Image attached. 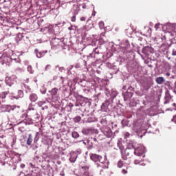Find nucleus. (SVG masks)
<instances>
[{"mask_svg":"<svg viewBox=\"0 0 176 176\" xmlns=\"http://www.w3.org/2000/svg\"><path fill=\"white\" fill-rule=\"evenodd\" d=\"M133 130L135 133L140 134L142 133V131H145V127H144V124H141L140 121H137L133 124Z\"/></svg>","mask_w":176,"mask_h":176,"instance_id":"8","label":"nucleus"},{"mask_svg":"<svg viewBox=\"0 0 176 176\" xmlns=\"http://www.w3.org/2000/svg\"><path fill=\"white\" fill-rule=\"evenodd\" d=\"M97 54H100V48L96 47L93 50V52L91 54H90L91 57H96Z\"/></svg>","mask_w":176,"mask_h":176,"instance_id":"29","label":"nucleus"},{"mask_svg":"<svg viewBox=\"0 0 176 176\" xmlns=\"http://www.w3.org/2000/svg\"><path fill=\"white\" fill-rule=\"evenodd\" d=\"M118 53L120 58L124 60H129V58L133 57V51L131 50V46L130 45L129 40H123L122 41Z\"/></svg>","mask_w":176,"mask_h":176,"instance_id":"2","label":"nucleus"},{"mask_svg":"<svg viewBox=\"0 0 176 176\" xmlns=\"http://www.w3.org/2000/svg\"><path fill=\"white\" fill-rule=\"evenodd\" d=\"M91 6H94L89 1H87L86 3H84L82 4V9H90Z\"/></svg>","mask_w":176,"mask_h":176,"instance_id":"30","label":"nucleus"},{"mask_svg":"<svg viewBox=\"0 0 176 176\" xmlns=\"http://www.w3.org/2000/svg\"><path fill=\"white\" fill-rule=\"evenodd\" d=\"M30 100L32 102H35L38 100V95L36 94H31L30 95Z\"/></svg>","mask_w":176,"mask_h":176,"instance_id":"31","label":"nucleus"},{"mask_svg":"<svg viewBox=\"0 0 176 176\" xmlns=\"http://www.w3.org/2000/svg\"><path fill=\"white\" fill-rule=\"evenodd\" d=\"M141 85L144 90L148 91L153 86V80L151 77L144 78L142 79Z\"/></svg>","mask_w":176,"mask_h":176,"instance_id":"4","label":"nucleus"},{"mask_svg":"<svg viewBox=\"0 0 176 176\" xmlns=\"http://www.w3.org/2000/svg\"><path fill=\"white\" fill-rule=\"evenodd\" d=\"M19 30L17 27H10V35H14L16 32Z\"/></svg>","mask_w":176,"mask_h":176,"instance_id":"34","label":"nucleus"},{"mask_svg":"<svg viewBox=\"0 0 176 176\" xmlns=\"http://www.w3.org/2000/svg\"><path fill=\"white\" fill-rule=\"evenodd\" d=\"M74 67L75 68H77V69L82 68L80 63L75 65Z\"/></svg>","mask_w":176,"mask_h":176,"instance_id":"48","label":"nucleus"},{"mask_svg":"<svg viewBox=\"0 0 176 176\" xmlns=\"http://www.w3.org/2000/svg\"><path fill=\"white\" fill-rule=\"evenodd\" d=\"M168 47H170V44H168V43H163L160 47L158 52L160 53H164L165 52H167V50H168Z\"/></svg>","mask_w":176,"mask_h":176,"instance_id":"20","label":"nucleus"},{"mask_svg":"<svg viewBox=\"0 0 176 176\" xmlns=\"http://www.w3.org/2000/svg\"><path fill=\"white\" fill-rule=\"evenodd\" d=\"M146 152L145 147L142 144H139L136 148H134V155L142 156Z\"/></svg>","mask_w":176,"mask_h":176,"instance_id":"11","label":"nucleus"},{"mask_svg":"<svg viewBox=\"0 0 176 176\" xmlns=\"http://www.w3.org/2000/svg\"><path fill=\"white\" fill-rule=\"evenodd\" d=\"M71 21H72L73 23H75V21H76V15L73 14V16L71 18Z\"/></svg>","mask_w":176,"mask_h":176,"instance_id":"46","label":"nucleus"},{"mask_svg":"<svg viewBox=\"0 0 176 176\" xmlns=\"http://www.w3.org/2000/svg\"><path fill=\"white\" fill-rule=\"evenodd\" d=\"M136 94H137V96H139L140 97L142 96V94L140 91H136Z\"/></svg>","mask_w":176,"mask_h":176,"instance_id":"52","label":"nucleus"},{"mask_svg":"<svg viewBox=\"0 0 176 176\" xmlns=\"http://www.w3.org/2000/svg\"><path fill=\"white\" fill-rule=\"evenodd\" d=\"M140 163H141V162L140 160H135L134 161V164H140Z\"/></svg>","mask_w":176,"mask_h":176,"instance_id":"58","label":"nucleus"},{"mask_svg":"<svg viewBox=\"0 0 176 176\" xmlns=\"http://www.w3.org/2000/svg\"><path fill=\"white\" fill-rule=\"evenodd\" d=\"M38 140H39V138L38 137V133H37L34 138V142H38Z\"/></svg>","mask_w":176,"mask_h":176,"instance_id":"49","label":"nucleus"},{"mask_svg":"<svg viewBox=\"0 0 176 176\" xmlns=\"http://www.w3.org/2000/svg\"><path fill=\"white\" fill-rule=\"evenodd\" d=\"M101 133H103L104 137L107 138H113V133L112 132V129L109 126H104L101 129Z\"/></svg>","mask_w":176,"mask_h":176,"instance_id":"9","label":"nucleus"},{"mask_svg":"<svg viewBox=\"0 0 176 176\" xmlns=\"http://www.w3.org/2000/svg\"><path fill=\"white\" fill-rule=\"evenodd\" d=\"M75 123H79L82 120V118L80 116H76L74 118Z\"/></svg>","mask_w":176,"mask_h":176,"instance_id":"38","label":"nucleus"},{"mask_svg":"<svg viewBox=\"0 0 176 176\" xmlns=\"http://www.w3.org/2000/svg\"><path fill=\"white\" fill-rule=\"evenodd\" d=\"M32 149H33L34 151H36V149H38V145H36V144L33 145Z\"/></svg>","mask_w":176,"mask_h":176,"instance_id":"56","label":"nucleus"},{"mask_svg":"<svg viewBox=\"0 0 176 176\" xmlns=\"http://www.w3.org/2000/svg\"><path fill=\"white\" fill-rule=\"evenodd\" d=\"M2 108H3L5 109L4 112H10L11 111H14V108H16V107L4 104L2 106Z\"/></svg>","mask_w":176,"mask_h":176,"instance_id":"23","label":"nucleus"},{"mask_svg":"<svg viewBox=\"0 0 176 176\" xmlns=\"http://www.w3.org/2000/svg\"><path fill=\"white\" fill-rule=\"evenodd\" d=\"M20 167H21V168H24L25 167V164H21L20 165Z\"/></svg>","mask_w":176,"mask_h":176,"instance_id":"64","label":"nucleus"},{"mask_svg":"<svg viewBox=\"0 0 176 176\" xmlns=\"http://www.w3.org/2000/svg\"><path fill=\"white\" fill-rule=\"evenodd\" d=\"M16 80L17 76H16V75L6 77V83L8 85V86H12V85H14V82Z\"/></svg>","mask_w":176,"mask_h":176,"instance_id":"13","label":"nucleus"},{"mask_svg":"<svg viewBox=\"0 0 176 176\" xmlns=\"http://www.w3.org/2000/svg\"><path fill=\"white\" fill-rule=\"evenodd\" d=\"M82 133L84 135H91L93 134H96V131L93 128H84L82 130Z\"/></svg>","mask_w":176,"mask_h":176,"instance_id":"14","label":"nucleus"},{"mask_svg":"<svg viewBox=\"0 0 176 176\" xmlns=\"http://www.w3.org/2000/svg\"><path fill=\"white\" fill-rule=\"evenodd\" d=\"M98 42L100 46L105 43V41H104L102 38H100Z\"/></svg>","mask_w":176,"mask_h":176,"instance_id":"43","label":"nucleus"},{"mask_svg":"<svg viewBox=\"0 0 176 176\" xmlns=\"http://www.w3.org/2000/svg\"><path fill=\"white\" fill-rule=\"evenodd\" d=\"M17 124L19 126L18 130H19V131H21V133H24V129H25L27 124H30V123L27 122V121L24 120L19 122Z\"/></svg>","mask_w":176,"mask_h":176,"instance_id":"15","label":"nucleus"},{"mask_svg":"<svg viewBox=\"0 0 176 176\" xmlns=\"http://www.w3.org/2000/svg\"><path fill=\"white\" fill-rule=\"evenodd\" d=\"M90 158L92 162H94V163H97V167H102V168H108V162H102L101 160H102V157L100 155L91 154L90 155Z\"/></svg>","mask_w":176,"mask_h":176,"instance_id":"3","label":"nucleus"},{"mask_svg":"<svg viewBox=\"0 0 176 176\" xmlns=\"http://www.w3.org/2000/svg\"><path fill=\"white\" fill-rule=\"evenodd\" d=\"M34 53L38 58H42V57H43L46 53H47V50L39 51L38 48H36L34 50Z\"/></svg>","mask_w":176,"mask_h":176,"instance_id":"19","label":"nucleus"},{"mask_svg":"<svg viewBox=\"0 0 176 176\" xmlns=\"http://www.w3.org/2000/svg\"><path fill=\"white\" fill-rule=\"evenodd\" d=\"M31 144H32V135L29 134L28 135V140H27V145H31Z\"/></svg>","mask_w":176,"mask_h":176,"instance_id":"35","label":"nucleus"},{"mask_svg":"<svg viewBox=\"0 0 176 176\" xmlns=\"http://www.w3.org/2000/svg\"><path fill=\"white\" fill-rule=\"evenodd\" d=\"M81 63L83 64V65H84V67H83L84 72H87V71H89V69H87V67H86V60H82Z\"/></svg>","mask_w":176,"mask_h":176,"instance_id":"37","label":"nucleus"},{"mask_svg":"<svg viewBox=\"0 0 176 176\" xmlns=\"http://www.w3.org/2000/svg\"><path fill=\"white\" fill-rule=\"evenodd\" d=\"M63 42H64V38H53L50 40V45L52 50H56L58 46L63 45Z\"/></svg>","mask_w":176,"mask_h":176,"instance_id":"7","label":"nucleus"},{"mask_svg":"<svg viewBox=\"0 0 176 176\" xmlns=\"http://www.w3.org/2000/svg\"><path fill=\"white\" fill-rule=\"evenodd\" d=\"M143 54L145 56H149V54H152L153 53V48L149 46H146L142 49Z\"/></svg>","mask_w":176,"mask_h":176,"instance_id":"18","label":"nucleus"},{"mask_svg":"<svg viewBox=\"0 0 176 176\" xmlns=\"http://www.w3.org/2000/svg\"><path fill=\"white\" fill-rule=\"evenodd\" d=\"M155 82L157 85H163L164 83V77H157L155 78Z\"/></svg>","mask_w":176,"mask_h":176,"instance_id":"32","label":"nucleus"},{"mask_svg":"<svg viewBox=\"0 0 176 176\" xmlns=\"http://www.w3.org/2000/svg\"><path fill=\"white\" fill-rule=\"evenodd\" d=\"M49 93H50V94L53 98L54 97H57V93H58V89L53 88L51 91H49Z\"/></svg>","mask_w":176,"mask_h":176,"instance_id":"26","label":"nucleus"},{"mask_svg":"<svg viewBox=\"0 0 176 176\" xmlns=\"http://www.w3.org/2000/svg\"><path fill=\"white\" fill-rule=\"evenodd\" d=\"M171 122H173L176 124V116H174L173 119L171 120Z\"/></svg>","mask_w":176,"mask_h":176,"instance_id":"55","label":"nucleus"},{"mask_svg":"<svg viewBox=\"0 0 176 176\" xmlns=\"http://www.w3.org/2000/svg\"><path fill=\"white\" fill-rule=\"evenodd\" d=\"M136 115L138 118H140V119H142V118H144L145 110H144V107H141L139 109L137 110Z\"/></svg>","mask_w":176,"mask_h":176,"instance_id":"21","label":"nucleus"},{"mask_svg":"<svg viewBox=\"0 0 176 176\" xmlns=\"http://www.w3.org/2000/svg\"><path fill=\"white\" fill-rule=\"evenodd\" d=\"M47 108H49L47 106H45L41 107L42 111H45V109H47Z\"/></svg>","mask_w":176,"mask_h":176,"instance_id":"61","label":"nucleus"},{"mask_svg":"<svg viewBox=\"0 0 176 176\" xmlns=\"http://www.w3.org/2000/svg\"><path fill=\"white\" fill-rule=\"evenodd\" d=\"M23 38H24V35H23V34L21 33H19L16 35L14 40L16 42V43H19V42H20V41H21Z\"/></svg>","mask_w":176,"mask_h":176,"instance_id":"27","label":"nucleus"},{"mask_svg":"<svg viewBox=\"0 0 176 176\" xmlns=\"http://www.w3.org/2000/svg\"><path fill=\"white\" fill-rule=\"evenodd\" d=\"M50 69H52V65H47L45 66V71H50Z\"/></svg>","mask_w":176,"mask_h":176,"instance_id":"44","label":"nucleus"},{"mask_svg":"<svg viewBox=\"0 0 176 176\" xmlns=\"http://www.w3.org/2000/svg\"><path fill=\"white\" fill-rule=\"evenodd\" d=\"M92 8L94 9L93 12H92V16H96V13H97V12H96V10H94V6H92Z\"/></svg>","mask_w":176,"mask_h":176,"instance_id":"60","label":"nucleus"},{"mask_svg":"<svg viewBox=\"0 0 176 176\" xmlns=\"http://www.w3.org/2000/svg\"><path fill=\"white\" fill-rule=\"evenodd\" d=\"M23 97H24V92L22 90H19L17 96H14V98L19 100V98H23Z\"/></svg>","mask_w":176,"mask_h":176,"instance_id":"33","label":"nucleus"},{"mask_svg":"<svg viewBox=\"0 0 176 176\" xmlns=\"http://www.w3.org/2000/svg\"><path fill=\"white\" fill-rule=\"evenodd\" d=\"M76 159H78V154L76 153H74L71 155L69 161L71 162V163H75V162H76Z\"/></svg>","mask_w":176,"mask_h":176,"instance_id":"28","label":"nucleus"},{"mask_svg":"<svg viewBox=\"0 0 176 176\" xmlns=\"http://www.w3.org/2000/svg\"><path fill=\"white\" fill-rule=\"evenodd\" d=\"M169 47H170V54L173 57L176 56V41L175 38L170 40Z\"/></svg>","mask_w":176,"mask_h":176,"instance_id":"10","label":"nucleus"},{"mask_svg":"<svg viewBox=\"0 0 176 176\" xmlns=\"http://www.w3.org/2000/svg\"><path fill=\"white\" fill-rule=\"evenodd\" d=\"M28 72H30V74H34V70H32V66H28Z\"/></svg>","mask_w":176,"mask_h":176,"instance_id":"40","label":"nucleus"},{"mask_svg":"<svg viewBox=\"0 0 176 176\" xmlns=\"http://www.w3.org/2000/svg\"><path fill=\"white\" fill-rule=\"evenodd\" d=\"M72 137L75 139L79 138V133L76 131H74L72 133Z\"/></svg>","mask_w":176,"mask_h":176,"instance_id":"36","label":"nucleus"},{"mask_svg":"<svg viewBox=\"0 0 176 176\" xmlns=\"http://www.w3.org/2000/svg\"><path fill=\"white\" fill-rule=\"evenodd\" d=\"M144 29L146 30L147 34L148 35H151V34H152V29H151V28H149V27H144Z\"/></svg>","mask_w":176,"mask_h":176,"instance_id":"39","label":"nucleus"},{"mask_svg":"<svg viewBox=\"0 0 176 176\" xmlns=\"http://www.w3.org/2000/svg\"><path fill=\"white\" fill-rule=\"evenodd\" d=\"M118 167L119 168H122V167H123V161H122V160L118 161Z\"/></svg>","mask_w":176,"mask_h":176,"instance_id":"41","label":"nucleus"},{"mask_svg":"<svg viewBox=\"0 0 176 176\" xmlns=\"http://www.w3.org/2000/svg\"><path fill=\"white\" fill-rule=\"evenodd\" d=\"M80 83H85V85H82V86L86 87L87 86L86 83H87V81H86V80H83L82 81H80Z\"/></svg>","mask_w":176,"mask_h":176,"instance_id":"51","label":"nucleus"},{"mask_svg":"<svg viewBox=\"0 0 176 176\" xmlns=\"http://www.w3.org/2000/svg\"><path fill=\"white\" fill-rule=\"evenodd\" d=\"M13 59L10 57V55L9 54H5L3 53L1 56L0 57V62L1 63L2 65H10V63L13 61Z\"/></svg>","mask_w":176,"mask_h":176,"instance_id":"6","label":"nucleus"},{"mask_svg":"<svg viewBox=\"0 0 176 176\" xmlns=\"http://www.w3.org/2000/svg\"><path fill=\"white\" fill-rule=\"evenodd\" d=\"M104 94L107 98L101 105V111L107 113L112 112L115 109V107L119 104L120 100H116L118 92L116 89L106 88Z\"/></svg>","mask_w":176,"mask_h":176,"instance_id":"1","label":"nucleus"},{"mask_svg":"<svg viewBox=\"0 0 176 176\" xmlns=\"http://www.w3.org/2000/svg\"><path fill=\"white\" fill-rule=\"evenodd\" d=\"M134 90V88L133 87H129L126 91L124 93H122V96L124 97V101H128V100H130L131 97H133V91Z\"/></svg>","mask_w":176,"mask_h":176,"instance_id":"12","label":"nucleus"},{"mask_svg":"<svg viewBox=\"0 0 176 176\" xmlns=\"http://www.w3.org/2000/svg\"><path fill=\"white\" fill-rule=\"evenodd\" d=\"M10 34V28H8V30H7V36H12V34Z\"/></svg>","mask_w":176,"mask_h":176,"instance_id":"53","label":"nucleus"},{"mask_svg":"<svg viewBox=\"0 0 176 176\" xmlns=\"http://www.w3.org/2000/svg\"><path fill=\"white\" fill-rule=\"evenodd\" d=\"M104 24L103 21H101L99 23V27H100V30H102V28H104Z\"/></svg>","mask_w":176,"mask_h":176,"instance_id":"47","label":"nucleus"},{"mask_svg":"<svg viewBox=\"0 0 176 176\" xmlns=\"http://www.w3.org/2000/svg\"><path fill=\"white\" fill-rule=\"evenodd\" d=\"M163 30L166 34H169L170 36H173V32H175L176 24L168 23L162 26Z\"/></svg>","mask_w":176,"mask_h":176,"instance_id":"5","label":"nucleus"},{"mask_svg":"<svg viewBox=\"0 0 176 176\" xmlns=\"http://www.w3.org/2000/svg\"><path fill=\"white\" fill-rule=\"evenodd\" d=\"M122 154V159H123V160H127V156L128 155H123V153H121Z\"/></svg>","mask_w":176,"mask_h":176,"instance_id":"50","label":"nucleus"},{"mask_svg":"<svg viewBox=\"0 0 176 176\" xmlns=\"http://www.w3.org/2000/svg\"><path fill=\"white\" fill-rule=\"evenodd\" d=\"M80 107L85 108V111H86V109L90 108V106L91 105V102L89 101L87 99H85L80 102Z\"/></svg>","mask_w":176,"mask_h":176,"instance_id":"16","label":"nucleus"},{"mask_svg":"<svg viewBox=\"0 0 176 176\" xmlns=\"http://www.w3.org/2000/svg\"><path fill=\"white\" fill-rule=\"evenodd\" d=\"M91 140H92V142H97V138H91Z\"/></svg>","mask_w":176,"mask_h":176,"instance_id":"57","label":"nucleus"},{"mask_svg":"<svg viewBox=\"0 0 176 176\" xmlns=\"http://www.w3.org/2000/svg\"><path fill=\"white\" fill-rule=\"evenodd\" d=\"M80 21H86V17H85V16L81 17Z\"/></svg>","mask_w":176,"mask_h":176,"instance_id":"62","label":"nucleus"},{"mask_svg":"<svg viewBox=\"0 0 176 176\" xmlns=\"http://www.w3.org/2000/svg\"><path fill=\"white\" fill-rule=\"evenodd\" d=\"M165 101L164 102V104H168V102H170V100H171V95L170 94V91H166L165 92Z\"/></svg>","mask_w":176,"mask_h":176,"instance_id":"24","label":"nucleus"},{"mask_svg":"<svg viewBox=\"0 0 176 176\" xmlns=\"http://www.w3.org/2000/svg\"><path fill=\"white\" fill-rule=\"evenodd\" d=\"M124 137H125V138H129L130 137V133L129 132H126L124 134Z\"/></svg>","mask_w":176,"mask_h":176,"instance_id":"54","label":"nucleus"},{"mask_svg":"<svg viewBox=\"0 0 176 176\" xmlns=\"http://www.w3.org/2000/svg\"><path fill=\"white\" fill-rule=\"evenodd\" d=\"M122 174H127V170H126L125 169H123L122 170Z\"/></svg>","mask_w":176,"mask_h":176,"instance_id":"63","label":"nucleus"},{"mask_svg":"<svg viewBox=\"0 0 176 176\" xmlns=\"http://www.w3.org/2000/svg\"><path fill=\"white\" fill-rule=\"evenodd\" d=\"M118 146L120 151H121V153H123V149H124V147L122 146L120 143H118Z\"/></svg>","mask_w":176,"mask_h":176,"instance_id":"42","label":"nucleus"},{"mask_svg":"<svg viewBox=\"0 0 176 176\" xmlns=\"http://www.w3.org/2000/svg\"><path fill=\"white\" fill-rule=\"evenodd\" d=\"M80 171H84L82 173H81V175L82 176H93L91 173H89V166H82L80 169Z\"/></svg>","mask_w":176,"mask_h":176,"instance_id":"22","label":"nucleus"},{"mask_svg":"<svg viewBox=\"0 0 176 176\" xmlns=\"http://www.w3.org/2000/svg\"><path fill=\"white\" fill-rule=\"evenodd\" d=\"M41 93L42 94H46V89H44L43 90L41 89Z\"/></svg>","mask_w":176,"mask_h":176,"instance_id":"59","label":"nucleus"},{"mask_svg":"<svg viewBox=\"0 0 176 176\" xmlns=\"http://www.w3.org/2000/svg\"><path fill=\"white\" fill-rule=\"evenodd\" d=\"M55 68H56V69H57V68H58V69H59V71H60V72H63L64 71V67H60V66H58V65H56V66L55 67Z\"/></svg>","mask_w":176,"mask_h":176,"instance_id":"45","label":"nucleus"},{"mask_svg":"<svg viewBox=\"0 0 176 176\" xmlns=\"http://www.w3.org/2000/svg\"><path fill=\"white\" fill-rule=\"evenodd\" d=\"M73 14L77 16L79 12H80V7L79 6H74L73 10H72Z\"/></svg>","mask_w":176,"mask_h":176,"instance_id":"25","label":"nucleus"},{"mask_svg":"<svg viewBox=\"0 0 176 176\" xmlns=\"http://www.w3.org/2000/svg\"><path fill=\"white\" fill-rule=\"evenodd\" d=\"M133 153H134V146L129 144L124 151V155H126V156H129V155H133Z\"/></svg>","mask_w":176,"mask_h":176,"instance_id":"17","label":"nucleus"}]
</instances>
